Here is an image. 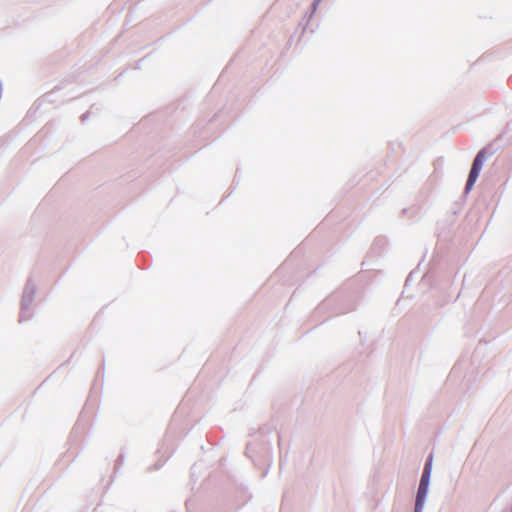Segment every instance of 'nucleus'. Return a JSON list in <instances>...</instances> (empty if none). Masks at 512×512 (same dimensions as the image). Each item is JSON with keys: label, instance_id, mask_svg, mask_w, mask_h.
I'll return each mask as SVG.
<instances>
[{"label": "nucleus", "instance_id": "obj_1", "mask_svg": "<svg viewBox=\"0 0 512 512\" xmlns=\"http://www.w3.org/2000/svg\"><path fill=\"white\" fill-rule=\"evenodd\" d=\"M483 158H484V152L481 151V152H479L477 154L476 158L474 159V162L472 164V167H471V170H470V173H469V176H468V180H467V183H466V191L467 192L469 190H471V188L473 187L476 179L479 176V173H480V170H481L482 164H483Z\"/></svg>", "mask_w": 512, "mask_h": 512}, {"label": "nucleus", "instance_id": "obj_2", "mask_svg": "<svg viewBox=\"0 0 512 512\" xmlns=\"http://www.w3.org/2000/svg\"><path fill=\"white\" fill-rule=\"evenodd\" d=\"M428 487L419 485L418 493H417V499H416V505H415V512H420L424 503V499L427 494Z\"/></svg>", "mask_w": 512, "mask_h": 512}, {"label": "nucleus", "instance_id": "obj_3", "mask_svg": "<svg viewBox=\"0 0 512 512\" xmlns=\"http://www.w3.org/2000/svg\"><path fill=\"white\" fill-rule=\"evenodd\" d=\"M431 468H432V457H430L428 459V461L426 462V465H425V468H424V471H423V474L421 477V481H420L421 486L428 487Z\"/></svg>", "mask_w": 512, "mask_h": 512}]
</instances>
